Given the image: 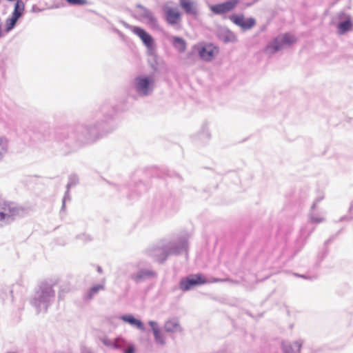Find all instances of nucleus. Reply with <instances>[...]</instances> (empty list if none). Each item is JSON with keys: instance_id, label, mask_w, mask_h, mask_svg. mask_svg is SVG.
<instances>
[{"instance_id": "obj_12", "label": "nucleus", "mask_w": 353, "mask_h": 353, "mask_svg": "<svg viewBox=\"0 0 353 353\" xmlns=\"http://www.w3.org/2000/svg\"><path fill=\"white\" fill-rule=\"evenodd\" d=\"M200 57L204 61H210L215 55L216 48L212 44L194 46Z\"/></svg>"}, {"instance_id": "obj_32", "label": "nucleus", "mask_w": 353, "mask_h": 353, "mask_svg": "<svg viewBox=\"0 0 353 353\" xmlns=\"http://www.w3.org/2000/svg\"><path fill=\"white\" fill-rule=\"evenodd\" d=\"M148 324L150 325L152 332H154V330H159L160 328L159 327V325L156 321H150L148 322Z\"/></svg>"}, {"instance_id": "obj_30", "label": "nucleus", "mask_w": 353, "mask_h": 353, "mask_svg": "<svg viewBox=\"0 0 353 353\" xmlns=\"http://www.w3.org/2000/svg\"><path fill=\"white\" fill-rule=\"evenodd\" d=\"M66 1L72 5H84L86 3V0H66Z\"/></svg>"}, {"instance_id": "obj_22", "label": "nucleus", "mask_w": 353, "mask_h": 353, "mask_svg": "<svg viewBox=\"0 0 353 353\" xmlns=\"http://www.w3.org/2000/svg\"><path fill=\"white\" fill-rule=\"evenodd\" d=\"M173 46L179 52H183L186 49L185 41L179 37H174L172 41Z\"/></svg>"}, {"instance_id": "obj_26", "label": "nucleus", "mask_w": 353, "mask_h": 353, "mask_svg": "<svg viewBox=\"0 0 353 353\" xmlns=\"http://www.w3.org/2000/svg\"><path fill=\"white\" fill-rule=\"evenodd\" d=\"M155 342L159 345H163L165 343V337L161 334V330H154V332H153Z\"/></svg>"}, {"instance_id": "obj_38", "label": "nucleus", "mask_w": 353, "mask_h": 353, "mask_svg": "<svg viewBox=\"0 0 353 353\" xmlns=\"http://www.w3.org/2000/svg\"><path fill=\"white\" fill-rule=\"evenodd\" d=\"M353 210V204H351L350 208H349V210L351 211Z\"/></svg>"}, {"instance_id": "obj_29", "label": "nucleus", "mask_w": 353, "mask_h": 353, "mask_svg": "<svg viewBox=\"0 0 353 353\" xmlns=\"http://www.w3.org/2000/svg\"><path fill=\"white\" fill-rule=\"evenodd\" d=\"M310 222L312 223H320L325 221V218L323 216H316L314 214L310 213L309 216Z\"/></svg>"}, {"instance_id": "obj_25", "label": "nucleus", "mask_w": 353, "mask_h": 353, "mask_svg": "<svg viewBox=\"0 0 353 353\" xmlns=\"http://www.w3.org/2000/svg\"><path fill=\"white\" fill-rule=\"evenodd\" d=\"M104 290V285L97 284L92 287L88 292L86 296L89 299L94 298L100 290Z\"/></svg>"}, {"instance_id": "obj_3", "label": "nucleus", "mask_w": 353, "mask_h": 353, "mask_svg": "<svg viewBox=\"0 0 353 353\" xmlns=\"http://www.w3.org/2000/svg\"><path fill=\"white\" fill-rule=\"evenodd\" d=\"M55 283L52 281H43L37 286L31 299V304L37 313L46 312L55 300Z\"/></svg>"}, {"instance_id": "obj_24", "label": "nucleus", "mask_w": 353, "mask_h": 353, "mask_svg": "<svg viewBox=\"0 0 353 353\" xmlns=\"http://www.w3.org/2000/svg\"><path fill=\"white\" fill-rule=\"evenodd\" d=\"M24 10V4L21 0H17L15 5H14V9L12 12V14L20 18L23 13Z\"/></svg>"}, {"instance_id": "obj_36", "label": "nucleus", "mask_w": 353, "mask_h": 353, "mask_svg": "<svg viewBox=\"0 0 353 353\" xmlns=\"http://www.w3.org/2000/svg\"><path fill=\"white\" fill-rule=\"evenodd\" d=\"M81 353H92L89 348L83 347L81 350Z\"/></svg>"}, {"instance_id": "obj_7", "label": "nucleus", "mask_w": 353, "mask_h": 353, "mask_svg": "<svg viewBox=\"0 0 353 353\" xmlns=\"http://www.w3.org/2000/svg\"><path fill=\"white\" fill-rule=\"evenodd\" d=\"M295 41V37L290 33L280 34L267 45L265 52L269 55L274 54L278 51L289 47Z\"/></svg>"}, {"instance_id": "obj_9", "label": "nucleus", "mask_w": 353, "mask_h": 353, "mask_svg": "<svg viewBox=\"0 0 353 353\" xmlns=\"http://www.w3.org/2000/svg\"><path fill=\"white\" fill-rule=\"evenodd\" d=\"M206 283L205 278L201 274H192L182 278L179 282V289L183 292L192 290L194 287Z\"/></svg>"}, {"instance_id": "obj_15", "label": "nucleus", "mask_w": 353, "mask_h": 353, "mask_svg": "<svg viewBox=\"0 0 353 353\" xmlns=\"http://www.w3.org/2000/svg\"><path fill=\"white\" fill-rule=\"evenodd\" d=\"M103 344L114 349L123 350L129 344V343L122 336H119L114 340L104 339Z\"/></svg>"}, {"instance_id": "obj_20", "label": "nucleus", "mask_w": 353, "mask_h": 353, "mask_svg": "<svg viewBox=\"0 0 353 353\" xmlns=\"http://www.w3.org/2000/svg\"><path fill=\"white\" fill-rule=\"evenodd\" d=\"M165 330L168 332H177L181 330L178 320L171 319L165 323Z\"/></svg>"}, {"instance_id": "obj_10", "label": "nucleus", "mask_w": 353, "mask_h": 353, "mask_svg": "<svg viewBox=\"0 0 353 353\" xmlns=\"http://www.w3.org/2000/svg\"><path fill=\"white\" fill-rule=\"evenodd\" d=\"M125 26L128 28L134 34L137 35L143 41L144 45L148 50H152L154 46V39L145 30L140 27L130 26L127 23H124Z\"/></svg>"}, {"instance_id": "obj_35", "label": "nucleus", "mask_w": 353, "mask_h": 353, "mask_svg": "<svg viewBox=\"0 0 353 353\" xmlns=\"http://www.w3.org/2000/svg\"><path fill=\"white\" fill-rule=\"evenodd\" d=\"M353 219V216H344L341 218L340 221H351Z\"/></svg>"}, {"instance_id": "obj_28", "label": "nucleus", "mask_w": 353, "mask_h": 353, "mask_svg": "<svg viewBox=\"0 0 353 353\" xmlns=\"http://www.w3.org/2000/svg\"><path fill=\"white\" fill-rule=\"evenodd\" d=\"M79 182V178L76 174H72L69 176L67 184V189H70L76 185Z\"/></svg>"}, {"instance_id": "obj_1", "label": "nucleus", "mask_w": 353, "mask_h": 353, "mask_svg": "<svg viewBox=\"0 0 353 353\" xmlns=\"http://www.w3.org/2000/svg\"><path fill=\"white\" fill-rule=\"evenodd\" d=\"M116 115L115 106L105 102L92 114L90 120L77 127L75 132H72L68 138L64 137L63 141H65V144L69 145L74 143V139L80 142L94 141L114 129L112 122Z\"/></svg>"}, {"instance_id": "obj_14", "label": "nucleus", "mask_w": 353, "mask_h": 353, "mask_svg": "<svg viewBox=\"0 0 353 353\" xmlns=\"http://www.w3.org/2000/svg\"><path fill=\"white\" fill-rule=\"evenodd\" d=\"M163 11L167 22L170 25L177 24L181 20V14L177 8L165 6Z\"/></svg>"}, {"instance_id": "obj_33", "label": "nucleus", "mask_w": 353, "mask_h": 353, "mask_svg": "<svg viewBox=\"0 0 353 353\" xmlns=\"http://www.w3.org/2000/svg\"><path fill=\"white\" fill-rule=\"evenodd\" d=\"M69 190L70 189H67V191L64 195V197L63 199V205H62V208L63 209L65 208V201L67 199L70 200V195H69Z\"/></svg>"}, {"instance_id": "obj_34", "label": "nucleus", "mask_w": 353, "mask_h": 353, "mask_svg": "<svg viewBox=\"0 0 353 353\" xmlns=\"http://www.w3.org/2000/svg\"><path fill=\"white\" fill-rule=\"evenodd\" d=\"M323 199V197H318L314 201V203L312 205V210H314L317 205V203H319Z\"/></svg>"}, {"instance_id": "obj_31", "label": "nucleus", "mask_w": 353, "mask_h": 353, "mask_svg": "<svg viewBox=\"0 0 353 353\" xmlns=\"http://www.w3.org/2000/svg\"><path fill=\"white\" fill-rule=\"evenodd\" d=\"M122 351L123 353H134V347L129 343Z\"/></svg>"}, {"instance_id": "obj_11", "label": "nucleus", "mask_w": 353, "mask_h": 353, "mask_svg": "<svg viewBox=\"0 0 353 353\" xmlns=\"http://www.w3.org/2000/svg\"><path fill=\"white\" fill-rule=\"evenodd\" d=\"M238 3V0H229L222 3L211 6L210 10L216 14H223L232 10Z\"/></svg>"}, {"instance_id": "obj_16", "label": "nucleus", "mask_w": 353, "mask_h": 353, "mask_svg": "<svg viewBox=\"0 0 353 353\" xmlns=\"http://www.w3.org/2000/svg\"><path fill=\"white\" fill-rule=\"evenodd\" d=\"M303 341L301 340H298L293 343L283 341L282 343V350L284 353H299Z\"/></svg>"}, {"instance_id": "obj_40", "label": "nucleus", "mask_w": 353, "mask_h": 353, "mask_svg": "<svg viewBox=\"0 0 353 353\" xmlns=\"http://www.w3.org/2000/svg\"><path fill=\"white\" fill-rule=\"evenodd\" d=\"M59 140H61L62 138L61 137H58Z\"/></svg>"}, {"instance_id": "obj_27", "label": "nucleus", "mask_w": 353, "mask_h": 353, "mask_svg": "<svg viewBox=\"0 0 353 353\" xmlns=\"http://www.w3.org/2000/svg\"><path fill=\"white\" fill-rule=\"evenodd\" d=\"M198 139L202 142L208 141L210 138V133L208 129H203L198 135Z\"/></svg>"}, {"instance_id": "obj_18", "label": "nucleus", "mask_w": 353, "mask_h": 353, "mask_svg": "<svg viewBox=\"0 0 353 353\" xmlns=\"http://www.w3.org/2000/svg\"><path fill=\"white\" fill-rule=\"evenodd\" d=\"M352 28V23L351 21V18L347 17L346 19L343 21H341L337 25V32L339 34H344L348 31H350Z\"/></svg>"}, {"instance_id": "obj_17", "label": "nucleus", "mask_w": 353, "mask_h": 353, "mask_svg": "<svg viewBox=\"0 0 353 353\" xmlns=\"http://www.w3.org/2000/svg\"><path fill=\"white\" fill-rule=\"evenodd\" d=\"M120 319L141 331H145L143 323L140 320L135 319L132 314L122 315L120 316Z\"/></svg>"}, {"instance_id": "obj_5", "label": "nucleus", "mask_w": 353, "mask_h": 353, "mask_svg": "<svg viewBox=\"0 0 353 353\" xmlns=\"http://www.w3.org/2000/svg\"><path fill=\"white\" fill-rule=\"evenodd\" d=\"M124 271L128 278L136 283H143L157 277V273L152 268L145 267L142 261L126 264Z\"/></svg>"}, {"instance_id": "obj_21", "label": "nucleus", "mask_w": 353, "mask_h": 353, "mask_svg": "<svg viewBox=\"0 0 353 353\" xmlns=\"http://www.w3.org/2000/svg\"><path fill=\"white\" fill-rule=\"evenodd\" d=\"M180 5L186 13L196 14L197 10L194 2L187 0H180Z\"/></svg>"}, {"instance_id": "obj_8", "label": "nucleus", "mask_w": 353, "mask_h": 353, "mask_svg": "<svg viewBox=\"0 0 353 353\" xmlns=\"http://www.w3.org/2000/svg\"><path fill=\"white\" fill-rule=\"evenodd\" d=\"M134 17L152 29L158 30L159 28L157 18L154 13L142 5H137L134 9Z\"/></svg>"}, {"instance_id": "obj_19", "label": "nucleus", "mask_w": 353, "mask_h": 353, "mask_svg": "<svg viewBox=\"0 0 353 353\" xmlns=\"http://www.w3.org/2000/svg\"><path fill=\"white\" fill-rule=\"evenodd\" d=\"M9 150V140L3 135H0V162L3 161Z\"/></svg>"}, {"instance_id": "obj_13", "label": "nucleus", "mask_w": 353, "mask_h": 353, "mask_svg": "<svg viewBox=\"0 0 353 353\" xmlns=\"http://www.w3.org/2000/svg\"><path fill=\"white\" fill-rule=\"evenodd\" d=\"M230 19L243 30H249L255 25V19L253 18L244 19L243 15L233 14L230 16Z\"/></svg>"}, {"instance_id": "obj_4", "label": "nucleus", "mask_w": 353, "mask_h": 353, "mask_svg": "<svg viewBox=\"0 0 353 353\" xmlns=\"http://www.w3.org/2000/svg\"><path fill=\"white\" fill-rule=\"evenodd\" d=\"M25 209L13 201L0 200V228L12 224L24 216Z\"/></svg>"}, {"instance_id": "obj_37", "label": "nucleus", "mask_w": 353, "mask_h": 353, "mask_svg": "<svg viewBox=\"0 0 353 353\" xmlns=\"http://www.w3.org/2000/svg\"><path fill=\"white\" fill-rule=\"evenodd\" d=\"M97 270H98V272H100V273L102 272V269H101V267H98Z\"/></svg>"}, {"instance_id": "obj_2", "label": "nucleus", "mask_w": 353, "mask_h": 353, "mask_svg": "<svg viewBox=\"0 0 353 353\" xmlns=\"http://www.w3.org/2000/svg\"><path fill=\"white\" fill-rule=\"evenodd\" d=\"M188 241L185 238L176 241H162L157 245L149 248L146 252L154 261L164 262L169 256L178 255L186 252Z\"/></svg>"}, {"instance_id": "obj_39", "label": "nucleus", "mask_w": 353, "mask_h": 353, "mask_svg": "<svg viewBox=\"0 0 353 353\" xmlns=\"http://www.w3.org/2000/svg\"><path fill=\"white\" fill-rule=\"evenodd\" d=\"M114 31H115L116 32H117V33H120V32H119L118 30H117V29H115V30H114Z\"/></svg>"}, {"instance_id": "obj_23", "label": "nucleus", "mask_w": 353, "mask_h": 353, "mask_svg": "<svg viewBox=\"0 0 353 353\" xmlns=\"http://www.w3.org/2000/svg\"><path fill=\"white\" fill-rule=\"evenodd\" d=\"M19 17H17L12 14H11L10 17L8 18L6 21V30L5 33H8L10 31H11L14 26H16V23L17 21L19 20Z\"/></svg>"}, {"instance_id": "obj_6", "label": "nucleus", "mask_w": 353, "mask_h": 353, "mask_svg": "<svg viewBox=\"0 0 353 353\" xmlns=\"http://www.w3.org/2000/svg\"><path fill=\"white\" fill-rule=\"evenodd\" d=\"M155 88V80L152 75L139 74L132 81V89L139 97L150 96Z\"/></svg>"}]
</instances>
